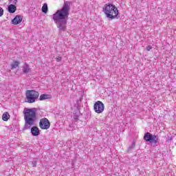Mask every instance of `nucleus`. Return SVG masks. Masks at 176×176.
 Wrapping results in <instances>:
<instances>
[{"instance_id": "obj_7", "label": "nucleus", "mask_w": 176, "mask_h": 176, "mask_svg": "<svg viewBox=\"0 0 176 176\" xmlns=\"http://www.w3.org/2000/svg\"><path fill=\"white\" fill-rule=\"evenodd\" d=\"M39 126L43 130H47L50 129V122L47 118H42L40 120Z\"/></svg>"}, {"instance_id": "obj_9", "label": "nucleus", "mask_w": 176, "mask_h": 176, "mask_svg": "<svg viewBox=\"0 0 176 176\" xmlns=\"http://www.w3.org/2000/svg\"><path fill=\"white\" fill-rule=\"evenodd\" d=\"M31 133H32V135L34 137H38V135H39V134H41V131H39V128L36 127V126H32V127Z\"/></svg>"}, {"instance_id": "obj_6", "label": "nucleus", "mask_w": 176, "mask_h": 176, "mask_svg": "<svg viewBox=\"0 0 176 176\" xmlns=\"http://www.w3.org/2000/svg\"><path fill=\"white\" fill-rule=\"evenodd\" d=\"M105 109V105L100 100H98L94 104V111L96 113H102Z\"/></svg>"}, {"instance_id": "obj_14", "label": "nucleus", "mask_w": 176, "mask_h": 176, "mask_svg": "<svg viewBox=\"0 0 176 176\" xmlns=\"http://www.w3.org/2000/svg\"><path fill=\"white\" fill-rule=\"evenodd\" d=\"M10 118V115H9V113L5 112L2 116V120H4V122H8L9 119Z\"/></svg>"}, {"instance_id": "obj_19", "label": "nucleus", "mask_w": 176, "mask_h": 176, "mask_svg": "<svg viewBox=\"0 0 176 176\" xmlns=\"http://www.w3.org/2000/svg\"><path fill=\"white\" fill-rule=\"evenodd\" d=\"M32 166H33V167H36V161H34L32 162Z\"/></svg>"}, {"instance_id": "obj_4", "label": "nucleus", "mask_w": 176, "mask_h": 176, "mask_svg": "<svg viewBox=\"0 0 176 176\" xmlns=\"http://www.w3.org/2000/svg\"><path fill=\"white\" fill-rule=\"evenodd\" d=\"M39 98V92L35 90H28L25 93V102L34 104Z\"/></svg>"}, {"instance_id": "obj_15", "label": "nucleus", "mask_w": 176, "mask_h": 176, "mask_svg": "<svg viewBox=\"0 0 176 176\" xmlns=\"http://www.w3.org/2000/svg\"><path fill=\"white\" fill-rule=\"evenodd\" d=\"M41 10L43 13H45V14L47 13V11L49 10V8H47V3H44L41 8Z\"/></svg>"}, {"instance_id": "obj_5", "label": "nucleus", "mask_w": 176, "mask_h": 176, "mask_svg": "<svg viewBox=\"0 0 176 176\" xmlns=\"http://www.w3.org/2000/svg\"><path fill=\"white\" fill-rule=\"evenodd\" d=\"M159 138L156 135H152L151 133L147 132L144 135V140L151 144H156Z\"/></svg>"}, {"instance_id": "obj_18", "label": "nucleus", "mask_w": 176, "mask_h": 176, "mask_svg": "<svg viewBox=\"0 0 176 176\" xmlns=\"http://www.w3.org/2000/svg\"><path fill=\"white\" fill-rule=\"evenodd\" d=\"M61 60H62V58L60 57V56H57L56 57V61L58 63V62H60V61H61Z\"/></svg>"}, {"instance_id": "obj_13", "label": "nucleus", "mask_w": 176, "mask_h": 176, "mask_svg": "<svg viewBox=\"0 0 176 176\" xmlns=\"http://www.w3.org/2000/svg\"><path fill=\"white\" fill-rule=\"evenodd\" d=\"M19 65H20V62L17 60H14L10 65L11 69H16V68H17Z\"/></svg>"}, {"instance_id": "obj_17", "label": "nucleus", "mask_w": 176, "mask_h": 176, "mask_svg": "<svg viewBox=\"0 0 176 176\" xmlns=\"http://www.w3.org/2000/svg\"><path fill=\"white\" fill-rule=\"evenodd\" d=\"M151 49H152V46L151 45H148L146 47V50H147V52H149Z\"/></svg>"}, {"instance_id": "obj_8", "label": "nucleus", "mask_w": 176, "mask_h": 176, "mask_svg": "<svg viewBox=\"0 0 176 176\" xmlns=\"http://www.w3.org/2000/svg\"><path fill=\"white\" fill-rule=\"evenodd\" d=\"M23 21V16L20 15H16L11 21L12 24L14 25H17V24H20Z\"/></svg>"}, {"instance_id": "obj_10", "label": "nucleus", "mask_w": 176, "mask_h": 176, "mask_svg": "<svg viewBox=\"0 0 176 176\" xmlns=\"http://www.w3.org/2000/svg\"><path fill=\"white\" fill-rule=\"evenodd\" d=\"M23 74H28V72H31V68H30V65L27 63H24L23 66Z\"/></svg>"}, {"instance_id": "obj_1", "label": "nucleus", "mask_w": 176, "mask_h": 176, "mask_svg": "<svg viewBox=\"0 0 176 176\" xmlns=\"http://www.w3.org/2000/svg\"><path fill=\"white\" fill-rule=\"evenodd\" d=\"M71 10V2L65 1L62 8L58 10L53 15L54 20L59 31H65L67 30V21Z\"/></svg>"}, {"instance_id": "obj_16", "label": "nucleus", "mask_w": 176, "mask_h": 176, "mask_svg": "<svg viewBox=\"0 0 176 176\" xmlns=\"http://www.w3.org/2000/svg\"><path fill=\"white\" fill-rule=\"evenodd\" d=\"M4 10L3 8L0 7V17H2L3 16Z\"/></svg>"}, {"instance_id": "obj_2", "label": "nucleus", "mask_w": 176, "mask_h": 176, "mask_svg": "<svg viewBox=\"0 0 176 176\" xmlns=\"http://www.w3.org/2000/svg\"><path fill=\"white\" fill-rule=\"evenodd\" d=\"M36 108L29 109L25 107L23 109L25 129H30L35 123V120H36Z\"/></svg>"}, {"instance_id": "obj_12", "label": "nucleus", "mask_w": 176, "mask_h": 176, "mask_svg": "<svg viewBox=\"0 0 176 176\" xmlns=\"http://www.w3.org/2000/svg\"><path fill=\"white\" fill-rule=\"evenodd\" d=\"M16 10H17V8H16V6H14L13 4H10L8 6V12H9V13H14V12H16Z\"/></svg>"}, {"instance_id": "obj_3", "label": "nucleus", "mask_w": 176, "mask_h": 176, "mask_svg": "<svg viewBox=\"0 0 176 176\" xmlns=\"http://www.w3.org/2000/svg\"><path fill=\"white\" fill-rule=\"evenodd\" d=\"M103 12L109 20H115L119 16V10L113 4L106 3L103 7Z\"/></svg>"}, {"instance_id": "obj_11", "label": "nucleus", "mask_w": 176, "mask_h": 176, "mask_svg": "<svg viewBox=\"0 0 176 176\" xmlns=\"http://www.w3.org/2000/svg\"><path fill=\"white\" fill-rule=\"evenodd\" d=\"M50 98H52V96L46 94H41L39 97L40 101H43L45 100H50Z\"/></svg>"}]
</instances>
